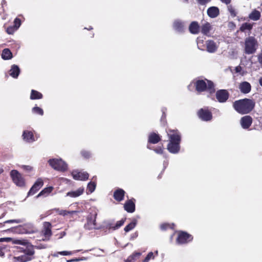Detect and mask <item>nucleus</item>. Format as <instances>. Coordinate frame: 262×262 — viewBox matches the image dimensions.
Listing matches in <instances>:
<instances>
[{
  "mask_svg": "<svg viewBox=\"0 0 262 262\" xmlns=\"http://www.w3.org/2000/svg\"><path fill=\"white\" fill-rule=\"evenodd\" d=\"M168 226L167 224H163L160 226V228L162 230H164L168 228Z\"/></svg>",
  "mask_w": 262,
  "mask_h": 262,
  "instance_id": "nucleus-52",
  "label": "nucleus"
},
{
  "mask_svg": "<svg viewBox=\"0 0 262 262\" xmlns=\"http://www.w3.org/2000/svg\"><path fill=\"white\" fill-rule=\"evenodd\" d=\"M37 248H38V249L45 248V247H42V246L39 247V246H38V247H37Z\"/></svg>",
  "mask_w": 262,
  "mask_h": 262,
  "instance_id": "nucleus-60",
  "label": "nucleus"
},
{
  "mask_svg": "<svg viewBox=\"0 0 262 262\" xmlns=\"http://www.w3.org/2000/svg\"><path fill=\"white\" fill-rule=\"evenodd\" d=\"M59 253H60V254L62 255H69L72 254L71 252H69V251H66L59 252Z\"/></svg>",
  "mask_w": 262,
  "mask_h": 262,
  "instance_id": "nucleus-51",
  "label": "nucleus"
},
{
  "mask_svg": "<svg viewBox=\"0 0 262 262\" xmlns=\"http://www.w3.org/2000/svg\"><path fill=\"white\" fill-rule=\"evenodd\" d=\"M241 124L244 129L248 128L252 122V118L249 116H245L241 119Z\"/></svg>",
  "mask_w": 262,
  "mask_h": 262,
  "instance_id": "nucleus-17",
  "label": "nucleus"
},
{
  "mask_svg": "<svg viewBox=\"0 0 262 262\" xmlns=\"http://www.w3.org/2000/svg\"><path fill=\"white\" fill-rule=\"evenodd\" d=\"M125 221V219H122L120 221L117 222V223L114 224L112 222H108L106 225V228L109 229H113L115 230L119 228H120L121 226L123 225Z\"/></svg>",
  "mask_w": 262,
  "mask_h": 262,
  "instance_id": "nucleus-21",
  "label": "nucleus"
},
{
  "mask_svg": "<svg viewBox=\"0 0 262 262\" xmlns=\"http://www.w3.org/2000/svg\"><path fill=\"white\" fill-rule=\"evenodd\" d=\"M11 177L13 182L19 187L25 185V180L21 174L16 170H12L10 172Z\"/></svg>",
  "mask_w": 262,
  "mask_h": 262,
  "instance_id": "nucleus-7",
  "label": "nucleus"
},
{
  "mask_svg": "<svg viewBox=\"0 0 262 262\" xmlns=\"http://www.w3.org/2000/svg\"><path fill=\"white\" fill-rule=\"evenodd\" d=\"M17 30L14 26H10L6 29V32L9 34H13Z\"/></svg>",
  "mask_w": 262,
  "mask_h": 262,
  "instance_id": "nucleus-44",
  "label": "nucleus"
},
{
  "mask_svg": "<svg viewBox=\"0 0 262 262\" xmlns=\"http://www.w3.org/2000/svg\"><path fill=\"white\" fill-rule=\"evenodd\" d=\"M147 148H148V149H151V148L149 146V145H147Z\"/></svg>",
  "mask_w": 262,
  "mask_h": 262,
  "instance_id": "nucleus-62",
  "label": "nucleus"
},
{
  "mask_svg": "<svg viewBox=\"0 0 262 262\" xmlns=\"http://www.w3.org/2000/svg\"><path fill=\"white\" fill-rule=\"evenodd\" d=\"M212 30V26L209 23H206L201 26V32L206 36H209L210 31Z\"/></svg>",
  "mask_w": 262,
  "mask_h": 262,
  "instance_id": "nucleus-24",
  "label": "nucleus"
},
{
  "mask_svg": "<svg viewBox=\"0 0 262 262\" xmlns=\"http://www.w3.org/2000/svg\"><path fill=\"white\" fill-rule=\"evenodd\" d=\"M32 112L33 113L35 114H38L40 116H42L43 115V111L42 108L38 106H35L32 108Z\"/></svg>",
  "mask_w": 262,
  "mask_h": 262,
  "instance_id": "nucleus-40",
  "label": "nucleus"
},
{
  "mask_svg": "<svg viewBox=\"0 0 262 262\" xmlns=\"http://www.w3.org/2000/svg\"><path fill=\"white\" fill-rule=\"evenodd\" d=\"M156 255H157L158 254V251H156Z\"/></svg>",
  "mask_w": 262,
  "mask_h": 262,
  "instance_id": "nucleus-64",
  "label": "nucleus"
},
{
  "mask_svg": "<svg viewBox=\"0 0 262 262\" xmlns=\"http://www.w3.org/2000/svg\"><path fill=\"white\" fill-rule=\"evenodd\" d=\"M96 184L94 182H90L87 186V190L89 193H92L95 190Z\"/></svg>",
  "mask_w": 262,
  "mask_h": 262,
  "instance_id": "nucleus-38",
  "label": "nucleus"
},
{
  "mask_svg": "<svg viewBox=\"0 0 262 262\" xmlns=\"http://www.w3.org/2000/svg\"><path fill=\"white\" fill-rule=\"evenodd\" d=\"M72 175L74 179L79 181H85L89 178V173L84 171H79L77 170H73Z\"/></svg>",
  "mask_w": 262,
  "mask_h": 262,
  "instance_id": "nucleus-11",
  "label": "nucleus"
},
{
  "mask_svg": "<svg viewBox=\"0 0 262 262\" xmlns=\"http://www.w3.org/2000/svg\"><path fill=\"white\" fill-rule=\"evenodd\" d=\"M227 9L232 17H235L237 15V12L235 8L231 5H228Z\"/></svg>",
  "mask_w": 262,
  "mask_h": 262,
  "instance_id": "nucleus-39",
  "label": "nucleus"
},
{
  "mask_svg": "<svg viewBox=\"0 0 262 262\" xmlns=\"http://www.w3.org/2000/svg\"><path fill=\"white\" fill-rule=\"evenodd\" d=\"M124 207L125 210L128 212H133L135 209V204L130 200L125 203Z\"/></svg>",
  "mask_w": 262,
  "mask_h": 262,
  "instance_id": "nucleus-29",
  "label": "nucleus"
},
{
  "mask_svg": "<svg viewBox=\"0 0 262 262\" xmlns=\"http://www.w3.org/2000/svg\"><path fill=\"white\" fill-rule=\"evenodd\" d=\"M53 190L52 187H49L43 189L37 196L36 198H39L41 196H46L49 194Z\"/></svg>",
  "mask_w": 262,
  "mask_h": 262,
  "instance_id": "nucleus-34",
  "label": "nucleus"
},
{
  "mask_svg": "<svg viewBox=\"0 0 262 262\" xmlns=\"http://www.w3.org/2000/svg\"><path fill=\"white\" fill-rule=\"evenodd\" d=\"M24 226H25V228L27 229H31L32 230H33L34 231L35 230L33 229V226L31 223H27L24 225Z\"/></svg>",
  "mask_w": 262,
  "mask_h": 262,
  "instance_id": "nucleus-49",
  "label": "nucleus"
},
{
  "mask_svg": "<svg viewBox=\"0 0 262 262\" xmlns=\"http://www.w3.org/2000/svg\"><path fill=\"white\" fill-rule=\"evenodd\" d=\"M198 3L201 5H205L207 3H209L210 0H197Z\"/></svg>",
  "mask_w": 262,
  "mask_h": 262,
  "instance_id": "nucleus-48",
  "label": "nucleus"
},
{
  "mask_svg": "<svg viewBox=\"0 0 262 262\" xmlns=\"http://www.w3.org/2000/svg\"><path fill=\"white\" fill-rule=\"evenodd\" d=\"M84 192L83 187H79L75 190H72L67 193L66 196L70 198H77L83 194Z\"/></svg>",
  "mask_w": 262,
  "mask_h": 262,
  "instance_id": "nucleus-19",
  "label": "nucleus"
},
{
  "mask_svg": "<svg viewBox=\"0 0 262 262\" xmlns=\"http://www.w3.org/2000/svg\"><path fill=\"white\" fill-rule=\"evenodd\" d=\"M23 222V220L21 219L9 220H7V221H5V222H4V224H6V223L18 224V223H22Z\"/></svg>",
  "mask_w": 262,
  "mask_h": 262,
  "instance_id": "nucleus-43",
  "label": "nucleus"
},
{
  "mask_svg": "<svg viewBox=\"0 0 262 262\" xmlns=\"http://www.w3.org/2000/svg\"><path fill=\"white\" fill-rule=\"evenodd\" d=\"M219 9L216 7H211L207 10V14L211 18H215L219 15Z\"/></svg>",
  "mask_w": 262,
  "mask_h": 262,
  "instance_id": "nucleus-23",
  "label": "nucleus"
},
{
  "mask_svg": "<svg viewBox=\"0 0 262 262\" xmlns=\"http://www.w3.org/2000/svg\"><path fill=\"white\" fill-rule=\"evenodd\" d=\"M189 30L191 34H196L199 32V25L196 21L192 22L189 27Z\"/></svg>",
  "mask_w": 262,
  "mask_h": 262,
  "instance_id": "nucleus-26",
  "label": "nucleus"
},
{
  "mask_svg": "<svg viewBox=\"0 0 262 262\" xmlns=\"http://www.w3.org/2000/svg\"><path fill=\"white\" fill-rule=\"evenodd\" d=\"M5 232H12L16 234H31L34 233L35 231L31 229H27L24 225H20L14 228H12L6 230Z\"/></svg>",
  "mask_w": 262,
  "mask_h": 262,
  "instance_id": "nucleus-8",
  "label": "nucleus"
},
{
  "mask_svg": "<svg viewBox=\"0 0 262 262\" xmlns=\"http://www.w3.org/2000/svg\"><path fill=\"white\" fill-rule=\"evenodd\" d=\"M196 90L199 92L208 91L210 93L214 92L215 89L213 82L207 79L197 80L194 82Z\"/></svg>",
  "mask_w": 262,
  "mask_h": 262,
  "instance_id": "nucleus-4",
  "label": "nucleus"
},
{
  "mask_svg": "<svg viewBox=\"0 0 262 262\" xmlns=\"http://www.w3.org/2000/svg\"><path fill=\"white\" fill-rule=\"evenodd\" d=\"M20 73V69L16 65H12L11 69L9 70V75L14 78H16Z\"/></svg>",
  "mask_w": 262,
  "mask_h": 262,
  "instance_id": "nucleus-25",
  "label": "nucleus"
},
{
  "mask_svg": "<svg viewBox=\"0 0 262 262\" xmlns=\"http://www.w3.org/2000/svg\"><path fill=\"white\" fill-rule=\"evenodd\" d=\"M137 223V221L136 220L134 219L132 222L129 223L128 225H127L124 228V230L126 232H129V231L133 229L136 226Z\"/></svg>",
  "mask_w": 262,
  "mask_h": 262,
  "instance_id": "nucleus-33",
  "label": "nucleus"
},
{
  "mask_svg": "<svg viewBox=\"0 0 262 262\" xmlns=\"http://www.w3.org/2000/svg\"><path fill=\"white\" fill-rule=\"evenodd\" d=\"M252 28V25L248 23H244L240 27V30L242 32L250 31Z\"/></svg>",
  "mask_w": 262,
  "mask_h": 262,
  "instance_id": "nucleus-35",
  "label": "nucleus"
},
{
  "mask_svg": "<svg viewBox=\"0 0 262 262\" xmlns=\"http://www.w3.org/2000/svg\"><path fill=\"white\" fill-rule=\"evenodd\" d=\"M97 214H90L88 216L87 222L84 225V228L88 230L96 229V217Z\"/></svg>",
  "mask_w": 262,
  "mask_h": 262,
  "instance_id": "nucleus-12",
  "label": "nucleus"
},
{
  "mask_svg": "<svg viewBox=\"0 0 262 262\" xmlns=\"http://www.w3.org/2000/svg\"><path fill=\"white\" fill-rule=\"evenodd\" d=\"M255 102L251 99H244L236 101L233 106L235 110L241 114H247L254 108Z\"/></svg>",
  "mask_w": 262,
  "mask_h": 262,
  "instance_id": "nucleus-3",
  "label": "nucleus"
},
{
  "mask_svg": "<svg viewBox=\"0 0 262 262\" xmlns=\"http://www.w3.org/2000/svg\"><path fill=\"white\" fill-rule=\"evenodd\" d=\"M80 154L85 159H89L91 157V153L90 151L82 150L81 151Z\"/></svg>",
  "mask_w": 262,
  "mask_h": 262,
  "instance_id": "nucleus-41",
  "label": "nucleus"
},
{
  "mask_svg": "<svg viewBox=\"0 0 262 262\" xmlns=\"http://www.w3.org/2000/svg\"><path fill=\"white\" fill-rule=\"evenodd\" d=\"M2 57L4 60H9L12 58V54L9 49H5L2 53Z\"/></svg>",
  "mask_w": 262,
  "mask_h": 262,
  "instance_id": "nucleus-31",
  "label": "nucleus"
},
{
  "mask_svg": "<svg viewBox=\"0 0 262 262\" xmlns=\"http://www.w3.org/2000/svg\"><path fill=\"white\" fill-rule=\"evenodd\" d=\"M141 255L140 252H135L132 255H130L125 262H135L136 257H139Z\"/></svg>",
  "mask_w": 262,
  "mask_h": 262,
  "instance_id": "nucleus-36",
  "label": "nucleus"
},
{
  "mask_svg": "<svg viewBox=\"0 0 262 262\" xmlns=\"http://www.w3.org/2000/svg\"><path fill=\"white\" fill-rule=\"evenodd\" d=\"M160 140L161 138L160 136L155 133L150 134L148 136V142L150 143L156 144Z\"/></svg>",
  "mask_w": 262,
  "mask_h": 262,
  "instance_id": "nucleus-28",
  "label": "nucleus"
},
{
  "mask_svg": "<svg viewBox=\"0 0 262 262\" xmlns=\"http://www.w3.org/2000/svg\"><path fill=\"white\" fill-rule=\"evenodd\" d=\"M51 226V225L49 222H46L44 223V229L42 230V233L45 236L46 238L51 235L52 232Z\"/></svg>",
  "mask_w": 262,
  "mask_h": 262,
  "instance_id": "nucleus-27",
  "label": "nucleus"
},
{
  "mask_svg": "<svg viewBox=\"0 0 262 262\" xmlns=\"http://www.w3.org/2000/svg\"><path fill=\"white\" fill-rule=\"evenodd\" d=\"M259 84L262 86V77L259 78Z\"/></svg>",
  "mask_w": 262,
  "mask_h": 262,
  "instance_id": "nucleus-56",
  "label": "nucleus"
},
{
  "mask_svg": "<svg viewBox=\"0 0 262 262\" xmlns=\"http://www.w3.org/2000/svg\"><path fill=\"white\" fill-rule=\"evenodd\" d=\"M155 151L158 154H161L163 152V148L161 147H159L154 149Z\"/></svg>",
  "mask_w": 262,
  "mask_h": 262,
  "instance_id": "nucleus-50",
  "label": "nucleus"
},
{
  "mask_svg": "<svg viewBox=\"0 0 262 262\" xmlns=\"http://www.w3.org/2000/svg\"><path fill=\"white\" fill-rule=\"evenodd\" d=\"M3 169L0 167V174L2 173L3 172Z\"/></svg>",
  "mask_w": 262,
  "mask_h": 262,
  "instance_id": "nucleus-59",
  "label": "nucleus"
},
{
  "mask_svg": "<svg viewBox=\"0 0 262 262\" xmlns=\"http://www.w3.org/2000/svg\"><path fill=\"white\" fill-rule=\"evenodd\" d=\"M257 46V41L253 37H249L245 40V53L248 54L254 53Z\"/></svg>",
  "mask_w": 262,
  "mask_h": 262,
  "instance_id": "nucleus-6",
  "label": "nucleus"
},
{
  "mask_svg": "<svg viewBox=\"0 0 262 262\" xmlns=\"http://www.w3.org/2000/svg\"><path fill=\"white\" fill-rule=\"evenodd\" d=\"M154 253L152 252H150L148 253L145 259L143 260V262H148L150 259H154Z\"/></svg>",
  "mask_w": 262,
  "mask_h": 262,
  "instance_id": "nucleus-42",
  "label": "nucleus"
},
{
  "mask_svg": "<svg viewBox=\"0 0 262 262\" xmlns=\"http://www.w3.org/2000/svg\"><path fill=\"white\" fill-rule=\"evenodd\" d=\"M169 143L167 145L168 150L172 154H177L180 149L181 137L178 130H169L167 132Z\"/></svg>",
  "mask_w": 262,
  "mask_h": 262,
  "instance_id": "nucleus-2",
  "label": "nucleus"
},
{
  "mask_svg": "<svg viewBox=\"0 0 262 262\" xmlns=\"http://www.w3.org/2000/svg\"><path fill=\"white\" fill-rule=\"evenodd\" d=\"M258 60L259 63H260L262 64V53L258 55Z\"/></svg>",
  "mask_w": 262,
  "mask_h": 262,
  "instance_id": "nucleus-55",
  "label": "nucleus"
},
{
  "mask_svg": "<svg viewBox=\"0 0 262 262\" xmlns=\"http://www.w3.org/2000/svg\"><path fill=\"white\" fill-rule=\"evenodd\" d=\"M229 94L226 90H220L216 92L215 96L217 100L220 103L225 102L228 99Z\"/></svg>",
  "mask_w": 262,
  "mask_h": 262,
  "instance_id": "nucleus-10",
  "label": "nucleus"
},
{
  "mask_svg": "<svg viewBox=\"0 0 262 262\" xmlns=\"http://www.w3.org/2000/svg\"><path fill=\"white\" fill-rule=\"evenodd\" d=\"M198 115L203 121H208L212 119V114L207 109L201 108L198 112Z\"/></svg>",
  "mask_w": 262,
  "mask_h": 262,
  "instance_id": "nucleus-13",
  "label": "nucleus"
},
{
  "mask_svg": "<svg viewBox=\"0 0 262 262\" xmlns=\"http://www.w3.org/2000/svg\"><path fill=\"white\" fill-rule=\"evenodd\" d=\"M5 213H3V214H2V216L0 217V219H1L2 217H4V216H5Z\"/></svg>",
  "mask_w": 262,
  "mask_h": 262,
  "instance_id": "nucleus-61",
  "label": "nucleus"
},
{
  "mask_svg": "<svg viewBox=\"0 0 262 262\" xmlns=\"http://www.w3.org/2000/svg\"><path fill=\"white\" fill-rule=\"evenodd\" d=\"M12 241L14 244H19L23 247H17L19 252L23 253V254L14 256L13 261L14 262H28L34 259L35 250L34 246L27 240L25 239H13L11 237L0 238V242H9Z\"/></svg>",
  "mask_w": 262,
  "mask_h": 262,
  "instance_id": "nucleus-1",
  "label": "nucleus"
},
{
  "mask_svg": "<svg viewBox=\"0 0 262 262\" xmlns=\"http://www.w3.org/2000/svg\"><path fill=\"white\" fill-rule=\"evenodd\" d=\"M14 24L13 26L17 30L21 25V21L19 18H16L14 20Z\"/></svg>",
  "mask_w": 262,
  "mask_h": 262,
  "instance_id": "nucleus-45",
  "label": "nucleus"
},
{
  "mask_svg": "<svg viewBox=\"0 0 262 262\" xmlns=\"http://www.w3.org/2000/svg\"><path fill=\"white\" fill-rule=\"evenodd\" d=\"M124 194L125 191L123 189L118 188L114 192V198L116 201L120 202L123 200Z\"/></svg>",
  "mask_w": 262,
  "mask_h": 262,
  "instance_id": "nucleus-22",
  "label": "nucleus"
},
{
  "mask_svg": "<svg viewBox=\"0 0 262 262\" xmlns=\"http://www.w3.org/2000/svg\"><path fill=\"white\" fill-rule=\"evenodd\" d=\"M198 48L201 50H205V45H204V40L202 37H198L196 40Z\"/></svg>",
  "mask_w": 262,
  "mask_h": 262,
  "instance_id": "nucleus-37",
  "label": "nucleus"
},
{
  "mask_svg": "<svg viewBox=\"0 0 262 262\" xmlns=\"http://www.w3.org/2000/svg\"><path fill=\"white\" fill-rule=\"evenodd\" d=\"M22 137L23 140L28 143H32L35 141L33 132L30 130H24Z\"/></svg>",
  "mask_w": 262,
  "mask_h": 262,
  "instance_id": "nucleus-16",
  "label": "nucleus"
},
{
  "mask_svg": "<svg viewBox=\"0 0 262 262\" xmlns=\"http://www.w3.org/2000/svg\"><path fill=\"white\" fill-rule=\"evenodd\" d=\"M21 167L26 171L29 172L32 170L33 167L30 165H23Z\"/></svg>",
  "mask_w": 262,
  "mask_h": 262,
  "instance_id": "nucleus-47",
  "label": "nucleus"
},
{
  "mask_svg": "<svg viewBox=\"0 0 262 262\" xmlns=\"http://www.w3.org/2000/svg\"><path fill=\"white\" fill-rule=\"evenodd\" d=\"M43 184L42 180L41 178L38 179L29 191L28 195L34 194L42 186Z\"/></svg>",
  "mask_w": 262,
  "mask_h": 262,
  "instance_id": "nucleus-14",
  "label": "nucleus"
},
{
  "mask_svg": "<svg viewBox=\"0 0 262 262\" xmlns=\"http://www.w3.org/2000/svg\"><path fill=\"white\" fill-rule=\"evenodd\" d=\"M192 239L191 235L185 232H180L177 238V243L178 244H184L190 242Z\"/></svg>",
  "mask_w": 262,
  "mask_h": 262,
  "instance_id": "nucleus-9",
  "label": "nucleus"
},
{
  "mask_svg": "<svg viewBox=\"0 0 262 262\" xmlns=\"http://www.w3.org/2000/svg\"><path fill=\"white\" fill-rule=\"evenodd\" d=\"M42 98V95L40 92L32 90L31 92L30 99L31 100L40 99Z\"/></svg>",
  "mask_w": 262,
  "mask_h": 262,
  "instance_id": "nucleus-32",
  "label": "nucleus"
},
{
  "mask_svg": "<svg viewBox=\"0 0 262 262\" xmlns=\"http://www.w3.org/2000/svg\"><path fill=\"white\" fill-rule=\"evenodd\" d=\"M185 23L181 20L177 19L173 21V28L179 32H183L185 28Z\"/></svg>",
  "mask_w": 262,
  "mask_h": 262,
  "instance_id": "nucleus-18",
  "label": "nucleus"
},
{
  "mask_svg": "<svg viewBox=\"0 0 262 262\" xmlns=\"http://www.w3.org/2000/svg\"><path fill=\"white\" fill-rule=\"evenodd\" d=\"M222 3L226 4V5H229L230 3H231V0H220Z\"/></svg>",
  "mask_w": 262,
  "mask_h": 262,
  "instance_id": "nucleus-54",
  "label": "nucleus"
},
{
  "mask_svg": "<svg viewBox=\"0 0 262 262\" xmlns=\"http://www.w3.org/2000/svg\"><path fill=\"white\" fill-rule=\"evenodd\" d=\"M48 163L53 168L58 171H64L68 169L67 164L61 159H51Z\"/></svg>",
  "mask_w": 262,
  "mask_h": 262,
  "instance_id": "nucleus-5",
  "label": "nucleus"
},
{
  "mask_svg": "<svg viewBox=\"0 0 262 262\" xmlns=\"http://www.w3.org/2000/svg\"><path fill=\"white\" fill-rule=\"evenodd\" d=\"M239 89L242 93L247 94L250 92L251 86L249 82L244 81L239 84Z\"/></svg>",
  "mask_w": 262,
  "mask_h": 262,
  "instance_id": "nucleus-20",
  "label": "nucleus"
},
{
  "mask_svg": "<svg viewBox=\"0 0 262 262\" xmlns=\"http://www.w3.org/2000/svg\"><path fill=\"white\" fill-rule=\"evenodd\" d=\"M76 212V211H68L67 210H62L60 211L59 214L63 215H66L68 214H73Z\"/></svg>",
  "mask_w": 262,
  "mask_h": 262,
  "instance_id": "nucleus-46",
  "label": "nucleus"
},
{
  "mask_svg": "<svg viewBox=\"0 0 262 262\" xmlns=\"http://www.w3.org/2000/svg\"><path fill=\"white\" fill-rule=\"evenodd\" d=\"M3 226V224L0 223V227H2Z\"/></svg>",
  "mask_w": 262,
  "mask_h": 262,
  "instance_id": "nucleus-63",
  "label": "nucleus"
},
{
  "mask_svg": "<svg viewBox=\"0 0 262 262\" xmlns=\"http://www.w3.org/2000/svg\"><path fill=\"white\" fill-rule=\"evenodd\" d=\"M78 260H79L78 259H71V260H68V262H72L74 261H78Z\"/></svg>",
  "mask_w": 262,
  "mask_h": 262,
  "instance_id": "nucleus-58",
  "label": "nucleus"
},
{
  "mask_svg": "<svg viewBox=\"0 0 262 262\" xmlns=\"http://www.w3.org/2000/svg\"><path fill=\"white\" fill-rule=\"evenodd\" d=\"M235 70L236 73H241L242 70V68L240 66H237L235 68Z\"/></svg>",
  "mask_w": 262,
  "mask_h": 262,
  "instance_id": "nucleus-53",
  "label": "nucleus"
},
{
  "mask_svg": "<svg viewBox=\"0 0 262 262\" xmlns=\"http://www.w3.org/2000/svg\"><path fill=\"white\" fill-rule=\"evenodd\" d=\"M60 254V253L59 252H57L56 253H55L53 255V256H55V257H57L58 256V255Z\"/></svg>",
  "mask_w": 262,
  "mask_h": 262,
  "instance_id": "nucleus-57",
  "label": "nucleus"
},
{
  "mask_svg": "<svg viewBox=\"0 0 262 262\" xmlns=\"http://www.w3.org/2000/svg\"><path fill=\"white\" fill-rule=\"evenodd\" d=\"M260 16V13L255 9L249 15V18L251 20L256 21L259 19Z\"/></svg>",
  "mask_w": 262,
  "mask_h": 262,
  "instance_id": "nucleus-30",
  "label": "nucleus"
},
{
  "mask_svg": "<svg viewBox=\"0 0 262 262\" xmlns=\"http://www.w3.org/2000/svg\"><path fill=\"white\" fill-rule=\"evenodd\" d=\"M205 46L206 47V51L210 53L215 52L219 47L216 43L212 40H207Z\"/></svg>",
  "mask_w": 262,
  "mask_h": 262,
  "instance_id": "nucleus-15",
  "label": "nucleus"
}]
</instances>
